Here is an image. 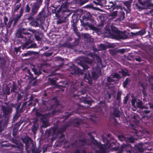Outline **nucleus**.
Instances as JSON below:
<instances>
[{
	"label": "nucleus",
	"instance_id": "obj_38",
	"mask_svg": "<svg viewBox=\"0 0 153 153\" xmlns=\"http://www.w3.org/2000/svg\"><path fill=\"white\" fill-rule=\"evenodd\" d=\"M140 132H141V133L142 134H145V133H148V132L146 131H145V130H144L143 132L140 131Z\"/></svg>",
	"mask_w": 153,
	"mask_h": 153
},
{
	"label": "nucleus",
	"instance_id": "obj_36",
	"mask_svg": "<svg viewBox=\"0 0 153 153\" xmlns=\"http://www.w3.org/2000/svg\"><path fill=\"white\" fill-rule=\"evenodd\" d=\"M31 16V15H30V16H29V17H28V19L29 20H33V17L32 16Z\"/></svg>",
	"mask_w": 153,
	"mask_h": 153
},
{
	"label": "nucleus",
	"instance_id": "obj_15",
	"mask_svg": "<svg viewBox=\"0 0 153 153\" xmlns=\"http://www.w3.org/2000/svg\"><path fill=\"white\" fill-rule=\"evenodd\" d=\"M32 113L34 116L36 117V121H38V109L34 108L32 110Z\"/></svg>",
	"mask_w": 153,
	"mask_h": 153
},
{
	"label": "nucleus",
	"instance_id": "obj_41",
	"mask_svg": "<svg viewBox=\"0 0 153 153\" xmlns=\"http://www.w3.org/2000/svg\"><path fill=\"white\" fill-rule=\"evenodd\" d=\"M27 94H25L24 96V100L25 101L27 99Z\"/></svg>",
	"mask_w": 153,
	"mask_h": 153
},
{
	"label": "nucleus",
	"instance_id": "obj_61",
	"mask_svg": "<svg viewBox=\"0 0 153 153\" xmlns=\"http://www.w3.org/2000/svg\"><path fill=\"white\" fill-rule=\"evenodd\" d=\"M136 122H139V121H137H137H136Z\"/></svg>",
	"mask_w": 153,
	"mask_h": 153
},
{
	"label": "nucleus",
	"instance_id": "obj_46",
	"mask_svg": "<svg viewBox=\"0 0 153 153\" xmlns=\"http://www.w3.org/2000/svg\"><path fill=\"white\" fill-rule=\"evenodd\" d=\"M149 105L150 108H153V105H151V104H149Z\"/></svg>",
	"mask_w": 153,
	"mask_h": 153
},
{
	"label": "nucleus",
	"instance_id": "obj_45",
	"mask_svg": "<svg viewBox=\"0 0 153 153\" xmlns=\"http://www.w3.org/2000/svg\"><path fill=\"white\" fill-rule=\"evenodd\" d=\"M121 93V92H119L118 93V97H117V99H118L119 98V97L120 96V94Z\"/></svg>",
	"mask_w": 153,
	"mask_h": 153
},
{
	"label": "nucleus",
	"instance_id": "obj_39",
	"mask_svg": "<svg viewBox=\"0 0 153 153\" xmlns=\"http://www.w3.org/2000/svg\"><path fill=\"white\" fill-rule=\"evenodd\" d=\"M106 28L107 31V32H108V33H109L110 32V30L109 27L108 26H107L106 27Z\"/></svg>",
	"mask_w": 153,
	"mask_h": 153
},
{
	"label": "nucleus",
	"instance_id": "obj_57",
	"mask_svg": "<svg viewBox=\"0 0 153 153\" xmlns=\"http://www.w3.org/2000/svg\"><path fill=\"white\" fill-rule=\"evenodd\" d=\"M45 1L47 2V3H48V2H49L50 0H45Z\"/></svg>",
	"mask_w": 153,
	"mask_h": 153
},
{
	"label": "nucleus",
	"instance_id": "obj_56",
	"mask_svg": "<svg viewBox=\"0 0 153 153\" xmlns=\"http://www.w3.org/2000/svg\"><path fill=\"white\" fill-rule=\"evenodd\" d=\"M8 38H6V40L7 41H8Z\"/></svg>",
	"mask_w": 153,
	"mask_h": 153
},
{
	"label": "nucleus",
	"instance_id": "obj_29",
	"mask_svg": "<svg viewBox=\"0 0 153 153\" xmlns=\"http://www.w3.org/2000/svg\"><path fill=\"white\" fill-rule=\"evenodd\" d=\"M129 97V95L128 94H127L126 96L125 97V98L123 100L124 103L126 104L127 102L128 99Z\"/></svg>",
	"mask_w": 153,
	"mask_h": 153
},
{
	"label": "nucleus",
	"instance_id": "obj_55",
	"mask_svg": "<svg viewBox=\"0 0 153 153\" xmlns=\"http://www.w3.org/2000/svg\"><path fill=\"white\" fill-rule=\"evenodd\" d=\"M83 67L84 69H88V67L87 66H86L85 67Z\"/></svg>",
	"mask_w": 153,
	"mask_h": 153
},
{
	"label": "nucleus",
	"instance_id": "obj_28",
	"mask_svg": "<svg viewBox=\"0 0 153 153\" xmlns=\"http://www.w3.org/2000/svg\"><path fill=\"white\" fill-rule=\"evenodd\" d=\"M21 48H22V45L18 48L15 47L14 49L15 52H16V53H17L19 51H20Z\"/></svg>",
	"mask_w": 153,
	"mask_h": 153
},
{
	"label": "nucleus",
	"instance_id": "obj_37",
	"mask_svg": "<svg viewBox=\"0 0 153 153\" xmlns=\"http://www.w3.org/2000/svg\"><path fill=\"white\" fill-rule=\"evenodd\" d=\"M34 99V97L32 95H31L30 96V98L29 100H30V101H32L33 100V99Z\"/></svg>",
	"mask_w": 153,
	"mask_h": 153
},
{
	"label": "nucleus",
	"instance_id": "obj_2",
	"mask_svg": "<svg viewBox=\"0 0 153 153\" xmlns=\"http://www.w3.org/2000/svg\"><path fill=\"white\" fill-rule=\"evenodd\" d=\"M23 142L26 145L25 149L27 153H38V149L36 150V145L32 142L31 138L26 137L23 140Z\"/></svg>",
	"mask_w": 153,
	"mask_h": 153
},
{
	"label": "nucleus",
	"instance_id": "obj_5",
	"mask_svg": "<svg viewBox=\"0 0 153 153\" xmlns=\"http://www.w3.org/2000/svg\"><path fill=\"white\" fill-rule=\"evenodd\" d=\"M39 118H41V117L42 118L41 120H42V126L43 127L46 128L49 126V124L47 120L48 117H47L46 115H41L39 113Z\"/></svg>",
	"mask_w": 153,
	"mask_h": 153
},
{
	"label": "nucleus",
	"instance_id": "obj_47",
	"mask_svg": "<svg viewBox=\"0 0 153 153\" xmlns=\"http://www.w3.org/2000/svg\"><path fill=\"white\" fill-rule=\"evenodd\" d=\"M89 0H82V1H83L84 2V3H85L87 1H88Z\"/></svg>",
	"mask_w": 153,
	"mask_h": 153
},
{
	"label": "nucleus",
	"instance_id": "obj_59",
	"mask_svg": "<svg viewBox=\"0 0 153 153\" xmlns=\"http://www.w3.org/2000/svg\"><path fill=\"white\" fill-rule=\"evenodd\" d=\"M151 12H152V13H153V9H152L151 10Z\"/></svg>",
	"mask_w": 153,
	"mask_h": 153
},
{
	"label": "nucleus",
	"instance_id": "obj_3",
	"mask_svg": "<svg viewBox=\"0 0 153 153\" xmlns=\"http://www.w3.org/2000/svg\"><path fill=\"white\" fill-rule=\"evenodd\" d=\"M129 75L127 73L124 71L122 70L121 72H119V74L117 73L113 75V78H116V79H111L110 77H108L107 81L108 82H112V81L114 80H117L120 77L121 75L123 76H126V75Z\"/></svg>",
	"mask_w": 153,
	"mask_h": 153
},
{
	"label": "nucleus",
	"instance_id": "obj_35",
	"mask_svg": "<svg viewBox=\"0 0 153 153\" xmlns=\"http://www.w3.org/2000/svg\"><path fill=\"white\" fill-rule=\"evenodd\" d=\"M28 106H33L34 105H35L34 103H33L32 102H30L28 104H27Z\"/></svg>",
	"mask_w": 153,
	"mask_h": 153
},
{
	"label": "nucleus",
	"instance_id": "obj_44",
	"mask_svg": "<svg viewBox=\"0 0 153 153\" xmlns=\"http://www.w3.org/2000/svg\"><path fill=\"white\" fill-rule=\"evenodd\" d=\"M16 132H14V131H13V136H15L16 135Z\"/></svg>",
	"mask_w": 153,
	"mask_h": 153
},
{
	"label": "nucleus",
	"instance_id": "obj_49",
	"mask_svg": "<svg viewBox=\"0 0 153 153\" xmlns=\"http://www.w3.org/2000/svg\"><path fill=\"white\" fill-rule=\"evenodd\" d=\"M121 146L122 148H124V147L126 146L124 144H123Z\"/></svg>",
	"mask_w": 153,
	"mask_h": 153
},
{
	"label": "nucleus",
	"instance_id": "obj_16",
	"mask_svg": "<svg viewBox=\"0 0 153 153\" xmlns=\"http://www.w3.org/2000/svg\"><path fill=\"white\" fill-rule=\"evenodd\" d=\"M17 90V86L16 85L15 83L14 82H13L12 87L11 89V93H12L13 92L15 93L16 94V92L15 90Z\"/></svg>",
	"mask_w": 153,
	"mask_h": 153
},
{
	"label": "nucleus",
	"instance_id": "obj_4",
	"mask_svg": "<svg viewBox=\"0 0 153 153\" xmlns=\"http://www.w3.org/2000/svg\"><path fill=\"white\" fill-rule=\"evenodd\" d=\"M24 13V8L23 7H22L21 8L20 10L19 11V15L18 14H17L16 15V16L15 17H13V19L14 21L13 23V25L15 26L16 25V23H17L18 22L19 20L20 19L21 17L23 15Z\"/></svg>",
	"mask_w": 153,
	"mask_h": 153
},
{
	"label": "nucleus",
	"instance_id": "obj_27",
	"mask_svg": "<svg viewBox=\"0 0 153 153\" xmlns=\"http://www.w3.org/2000/svg\"><path fill=\"white\" fill-rule=\"evenodd\" d=\"M21 104V102H20L16 104V105H14V107H15L16 110L20 108Z\"/></svg>",
	"mask_w": 153,
	"mask_h": 153
},
{
	"label": "nucleus",
	"instance_id": "obj_42",
	"mask_svg": "<svg viewBox=\"0 0 153 153\" xmlns=\"http://www.w3.org/2000/svg\"><path fill=\"white\" fill-rule=\"evenodd\" d=\"M35 38L36 40L38 41V35H36L35 36Z\"/></svg>",
	"mask_w": 153,
	"mask_h": 153
},
{
	"label": "nucleus",
	"instance_id": "obj_63",
	"mask_svg": "<svg viewBox=\"0 0 153 153\" xmlns=\"http://www.w3.org/2000/svg\"><path fill=\"white\" fill-rule=\"evenodd\" d=\"M17 146V147H18V148H19V146Z\"/></svg>",
	"mask_w": 153,
	"mask_h": 153
},
{
	"label": "nucleus",
	"instance_id": "obj_18",
	"mask_svg": "<svg viewBox=\"0 0 153 153\" xmlns=\"http://www.w3.org/2000/svg\"><path fill=\"white\" fill-rule=\"evenodd\" d=\"M22 5V3H20L19 4H17L14 7V12H17L18 10L20 8Z\"/></svg>",
	"mask_w": 153,
	"mask_h": 153
},
{
	"label": "nucleus",
	"instance_id": "obj_24",
	"mask_svg": "<svg viewBox=\"0 0 153 153\" xmlns=\"http://www.w3.org/2000/svg\"><path fill=\"white\" fill-rule=\"evenodd\" d=\"M129 81V79L127 78L125 81L123 82V86L124 87H126L127 85L128 84Z\"/></svg>",
	"mask_w": 153,
	"mask_h": 153
},
{
	"label": "nucleus",
	"instance_id": "obj_23",
	"mask_svg": "<svg viewBox=\"0 0 153 153\" xmlns=\"http://www.w3.org/2000/svg\"><path fill=\"white\" fill-rule=\"evenodd\" d=\"M16 94H18L17 100L18 102H19V101L23 97V95H21L20 94H19L18 92H16Z\"/></svg>",
	"mask_w": 153,
	"mask_h": 153
},
{
	"label": "nucleus",
	"instance_id": "obj_1",
	"mask_svg": "<svg viewBox=\"0 0 153 153\" xmlns=\"http://www.w3.org/2000/svg\"><path fill=\"white\" fill-rule=\"evenodd\" d=\"M17 33L18 36L19 38H24L25 39L26 42L23 44L22 45V49L24 50L25 48L27 49L29 45L32 43V36L31 34L26 31V30L24 28H22L18 29Z\"/></svg>",
	"mask_w": 153,
	"mask_h": 153
},
{
	"label": "nucleus",
	"instance_id": "obj_53",
	"mask_svg": "<svg viewBox=\"0 0 153 153\" xmlns=\"http://www.w3.org/2000/svg\"><path fill=\"white\" fill-rule=\"evenodd\" d=\"M94 142H95L96 143H97V144H98V145H99V144H100V143H97V142L96 141V140H94Z\"/></svg>",
	"mask_w": 153,
	"mask_h": 153
},
{
	"label": "nucleus",
	"instance_id": "obj_51",
	"mask_svg": "<svg viewBox=\"0 0 153 153\" xmlns=\"http://www.w3.org/2000/svg\"><path fill=\"white\" fill-rule=\"evenodd\" d=\"M143 94L144 95V96H145L146 94H145V91L144 90H143Z\"/></svg>",
	"mask_w": 153,
	"mask_h": 153
},
{
	"label": "nucleus",
	"instance_id": "obj_50",
	"mask_svg": "<svg viewBox=\"0 0 153 153\" xmlns=\"http://www.w3.org/2000/svg\"><path fill=\"white\" fill-rule=\"evenodd\" d=\"M100 45V46H101L102 47H103V48L102 49H104V45Z\"/></svg>",
	"mask_w": 153,
	"mask_h": 153
},
{
	"label": "nucleus",
	"instance_id": "obj_62",
	"mask_svg": "<svg viewBox=\"0 0 153 153\" xmlns=\"http://www.w3.org/2000/svg\"><path fill=\"white\" fill-rule=\"evenodd\" d=\"M39 74H40V72L39 71Z\"/></svg>",
	"mask_w": 153,
	"mask_h": 153
},
{
	"label": "nucleus",
	"instance_id": "obj_30",
	"mask_svg": "<svg viewBox=\"0 0 153 153\" xmlns=\"http://www.w3.org/2000/svg\"><path fill=\"white\" fill-rule=\"evenodd\" d=\"M32 70L36 75L38 76V72L37 71V70L35 68H32Z\"/></svg>",
	"mask_w": 153,
	"mask_h": 153
},
{
	"label": "nucleus",
	"instance_id": "obj_10",
	"mask_svg": "<svg viewBox=\"0 0 153 153\" xmlns=\"http://www.w3.org/2000/svg\"><path fill=\"white\" fill-rule=\"evenodd\" d=\"M0 67L1 68L3 69L5 68L7 65V63L9 61L4 57H2L0 61Z\"/></svg>",
	"mask_w": 153,
	"mask_h": 153
},
{
	"label": "nucleus",
	"instance_id": "obj_31",
	"mask_svg": "<svg viewBox=\"0 0 153 153\" xmlns=\"http://www.w3.org/2000/svg\"><path fill=\"white\" fill-rule=\"evenodd\" d=\"M128 141L129 142L132 143L134 142V139L133 138L131 137L130 138H128Z\"/></svg>",
	"mask_w": 153,
	"mask_h": 153
},
{
	"label": "nucleus",
	"instance_id": "obj_22",
	"mask_svg": "<svg viewBox=\"0 0 153 153\" xmlns=\"http://www.w3.org/2000/svg\"><path fill=\"white\" fill-rule=\"evenodd\" d=\"M31 8L29 6L28 4H27L25 7V13H29L30 10Z\"/></svg>",
	"mask_w": 153,
	"mask_h": 153
},
{
	"label": "nucleus",
	"instance_id": "obj_8",
	"mask_svg": "<svg viewBox=\"0 0 153 153\" xmlns=\"http://www.w3.org/2000/svg\"><path fill=\"white\" fill-rule=\"evenodd\" d=\"M151 0H147L146 1L143 2H140V4L143 6L142 8L138 7L140 10H142L144 9L148 8L150 6L152 5L151 3Z\"/></svg>",
	"mask_w": 153,
	"mask_h": 153
},
{
	"label": "nucleus",
	"instance_id": "obj_14",
	"mask_svg": "<svg viewBox=\"0 0 153 153\" xmlns=\"http://www.w3.org/2000/svg\"><path fill=\"white\" fill-rule=\"evenodd\" d=\"M38 128V124L37 123V122H36L34 123L32 128V130L34 134H35Z\"/></svg>",
	"mask_w": 153,
	"mask_h": 153
},
{
	"label": "nucleus",
	"instance_id": "obj_21",
	"mask_svg": "<svg viewBox=\"0 0 153 153\" xmlns=\"http://www.w3.org/2000/svg\"><path fill=\"white\" fill-rule=\"evenodd\" d=\"M2 145H3V146H4V147H13V148H15L16 147V146L15 145L11 144L10 143H9L4 144Z\"/></svg>",
	"mask_w": 153,
	"mask_h": 153
},
{
	"label": "nucleus",
	"instance_id": "obj_12",
	"mask_svg": "<svg viewBox=\"0 0 153 153\" xmlns=\"http://www.w3.org/2000/svg\"><path fill=\"white\" fill-rule=\"evenodd\" d=\"M132 105L134 106H136L140 108H143L142 103L140 101L136 102L135 99H132L131 101Z\"/></svg>",
	"mask_w": 153,
	"mask_h": 153
},
{
	"label": "nucleus",
	"instance_id": "obj_48",
	"mask_svg": "<svg viewBox=\"0 0 153 153\" xmlns=\"http://www.w3.org/2000/svg\"><path fill=\"white\" fill-rule=\"evenodd\" d=\"M35 101L36 102H38V99H35Z\"/></svg>",
	"mask_w": 153,
	"mask_h": 153
},
{
	"label": "nucleus",
	"instance_id": "obj_60",
	"mask_svg": "<svg viewBox=\"0 0 153 153\" xmlns=\"http://www.w3.org/2000/svg\"><path fill=\"white\" fill-rule=\"evenodd\" d=\"M2 58V57H1V56H0V61L1 60V59Z\"/></svg>",
	"mask_w": 153,
	"mask_h": 153
},
{
	"label": "nucleus",
	"instance_id": "obj_32",
	"mask_svg": "<svg viewBox=\"0 0 153 153\" xmlns=\"http://www.w3.org/2000/svg\"><path fill=\"white\" fill-rule=\"evenodd\" d=\"M12 142L13 143L17 145L18 144V141L16 139H12Z\"/></svg>",
	"mask_w": 153,
	"mask_h": 153
},
{
	"label": "nucleus",
	"instance_id": "obj_19",
	"mask_svg": "<svg viewBox=\"0 0 153 153\" xmlns=\"http://www.w3.org/2000/svg\"><path fill=\"white\" fill-rule=\"evenodd\" d=\"M30 45L28 46L27 48V49H29V48H36L37 47V45L35 43H31V44H30Z\"/></svg>",
	"mask_w": 153,
	"mask_h": 153
},
{
	"label": "nucleus",
	"instance_id": "obj_40",
	"mask_svg": "<svg viewBox=\"0 0 153 153\" xmlns=\"http://www.w3.org/2000/svg\"><path fill=\"white\" fill-rule=\"evenodd\" d=\"M37 84L36 80L32 84V85L33 86H35Z\"/></svg>",
	"mask_w": 153,
	"mask_h": 153
},
{
	"label": "nucleus",
	"instance_id": "obj_58",
	"mask_svg": "<svg viewBox=\"0 0 153 153\" xmlns=\"http://www.w3.org/2000/svg\"><path fill=\"white\" fill-rule=\"evenodd\" d=\"M88 82L90 84H91V81H89V80L88 81Z\"/></svg>",
	"mask_w": 153,
	"mask_h": 153
},
{
	"label": "nucleus",
	"instance_id": "obj_54",
	"mask_svg": "<svg viewBox=\"0 0 153 153\" xmlns=\"http://www.w3.org/2000/svg\"><path fill=\"white\" fill-rule=\"evenodd\" d=\"M36 26H38V22H36Z\"/></svg>",
	"mask_w": 153,
	"mask_h": 153
},
{
	"label": "nucleus",
	"instance_id": "obj_34",
	"mask_svg": "<svg viewBox=\"0 0 153 153\" xmlns=\"http://www.w3.org/2000/svg\"><path fill=\"white\" fill-rule=\"evenodd\" d=\"M92 76L94 79H96L97 78L98 76L97 75L93 73H92Z\"/></svg>",
	"mask_w": 153,
	"mask_h": 153
},
{
	"label": "nucleus",
	"instance_id": "obj_33",
	"mask_svg": "<svg viewBox=\"0 0 153 153\" xmlns=\"http://www.w3.org/2000/svg\"><path fill=\"white\" fill-rule=\"evenodd\" d=\"M27 102H23L22 107L23 108H26V105L27 104Z\"/></svg>",
	"mask_w": 153,
	"mask_h": 153
},
{
	"label": "nucleus",
	"instance_id": "obj_11",
	"mask_svg": "<svg viewBox=\"0 0 153 153\" xmlns=\"http://www.w3.org/2000/svg\"><path fill=\"white\" fill-rule=\"evenodd\" d=\"M25 109V108H23L22 107L21 108L16 110V114L14 117L16 119L19 118L21 115V113L24 112Z\"/></svg>",
	"mask_w": 153,
	"mask_h": 153
},
{
	"label": "nucleus",
	"instance_id": "obj_7",
	"mask_svg": "<svg viewBox=\"0 0 153 153\" xmlns=\"http://www.w3.org/2000/svg\"><path fill=\"white\" fill-rule=\"evenodd\" d=\"M38 0H37V3L34 4L32 5L31 8V12L30 15L34 16L37 12L38 10Z\"/></svg>",
	"mask_w": 153,
	"mask_h": 153
},
{
	"label": "nucleus",
	"instance_id": "obj_6",
	"mask_svg": "<svg viewBox=\"0 0 153 153\" xmlns=\"http://www.w3.org/2000/svg\"><path fill=\"white\" fill-rule=\"evenodd\" d=\"M2 109L3 112V116L5 118L7 117L9 114L12 111L11 108L4 106H2Z\"/></svg>",
	"mask_w": 153,
	"mask_h": 153
},
{
	"label": "nucleus",
	"instance_id": "obj_26",
	"mask_svg": "<svg viewBox=\"0 0 153 153\" xmlns=\"http://www.w3.org/2000/svg\"><path fill=\"white\" fill-rule=\"evenodd\" d=\"M4 25L6 26L7 25V22L8 21V19L7 17L6 16H4Z\"/></svg>",
	"mask_w": 153,
	"mask_h": 153
},
{
	"label": "nucleus",
	"instance_id": "obj_64",
	"mask_svg": "<svg viewBox=\"0 0 153 153\" xmlns=\"http://www.w3.org/2000/svg\"><path fill=\"white\" fill-rule=\"evenodd\" d=\"M37 20H38V18H37Z\"/></svg>",
	"mask_w": 153,
	"mask_h": 153
},
{
	"label": "nucleus",
	"instance_id": "obj_9",
	"mask_svg": "<svg viewBox=\"0 0 153 153\" xmlns=\"http://www.w3.org/2000/svg\"><path fill=\"white\" fill-rule=\"evenodd\" d=\"M22 70L24 71L25 72L29 74V75L27 76L28 77V78L29 79L30 82L32 81L37 78V76L35 77L33 76V74L31 73L30 70L29 69H27V68L25 67L22 69Z\"/></svg>",
	"mask_w": 153,
	"mask_h": 153
},
{
	"label": "nucleus",
	"instance_id": "obj_43",
	"mask_svg": "<svg viewBox=\"0 0 153 153\" xmlns=\"http://www.w3.org/2000/svg\"><path fill=\"white\" fill-rule=\"evenodd\" d=\"M21 0H16V2L15 4H16L17 3H19Z\"/></svg>",
	"mask_w": 153,
	"mask_h": 153
},
{
	"label": "nucleus",
	"instance_id": "obj_52",
	"mask_svg": "<svg viewBox=\"0 0 153 153\" xmlns=\"http://www.w3.org/2000/svg\"><path fill=\"white\" fill-rule=\"evenodd\" d=\"M144 112L146 113H148V112L147 111H144Z\"/></svg>",
	"mask_w": 153,
	"mask_h": 153
},
{
	"label": "nucleus",
	"instance_id": "obj_25",
	"mask_svg": "<svg viewBox=\"0 0 153 153\" xmlns=\"http://www.w3.org/2000/svg\"><path fill=\"white\" fill-rule=\"evenodd\" d=\"M111 28L112 31L115 34L118 33V29L116 27H114L111 26Z\"/></svg>",
	"mask_w": 153,
	"mask_h": 153
},
{
	"label": "nucleus",
	"instance_id": "obj_17",
	"mask_svg": "<svg viewBox=\"0 0 153 153\" xmlns=\"http://www.w3.org/2000/svg\"><path fill=\"white\" fill-rule=\"evenodd\" d=\"M13 21V18H10L9 19L8 22L7 23V24L6 25L7 27L9 28H10L11 27Z\"/></svg>",
	"mask_w": 153,
	"mask_h": 153
},
{
	"label": "nucleus",
	"instance_id": "obj_13",
	"mask_svg": "<svg viewBox=\"0 0 153 153\" xmlns=\"http://www.w3.org/2000/svg\"><path fill=\"white\" fill-rule=\"evenodd\" d=\"M32 55H38V52L28 51L26 53L22 54V56L23 57H25L28 56H31Z\"/></svg>",
	"mask_w": 153,
	"mask_h": 153
},
{
	"label": "nucleus",
	"instance_id": "obj_20",
	"mask_svg": "<svg viewBox=\"0 0 153 153\" xmlns=\"http://www.w3.org/2000/svg\"><path fill=\"white\" fill-rule=\"evenodd\" d=\"M10 88L7 86H6L5 90V93L7 95H9L10 94Z\"/></svg>",
	"mask_w": 153,
	"mask_h": 153
}]
</instances>
